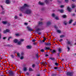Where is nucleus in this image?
Returning a JSON list of instances; mask_svg holds the SVG:
<instances>
[{
    "label": "nucleus",
    "mask_w": 76,
    "mask_h": 76,
    "mask_svg": "<svg viewBox=\"0 0 76 76\" xmlns=\"http://www.w3.org/2000/svg\"><path fill=\"white\" fill-rule=\"evenodd\" d=\"M22 12L24 13L27 14V15H31V14H32V10L30 9H26Z\"/></svg>",
    "instance_id": "obj_1"
},
{
    "label": "nucleus",
    "mask_w": 76,
    "mask_h": 76,
    "mask_svg": "<svg viewBox=\"0 0 76 76\" xmlns=\"http://www.w3.org/2000/svg\"><path fill=\"white\" fill-rule=\"evenodd\" d=\"M26 7H29V5L27 4H25L23 7H20V10L22 12L26 10Z\"/></svg>",
    "instance_id": "obj_2"
},
{
    "label": "nucleus",
    "mask_w": 76,
    "mask_h": 76,
    "mask_svg": "<svg viewBox=\"0 0 76 76\" xmlns=\"http://www.w3.org/2000/svg\"><path fill=\"white\" fill-rule=\"evenodd\" d=\"M1 7L2 8V11L1 12V15H4V13H5V11L6 10L4 9V8H3V6L2 5H0Z\"/></svg>",
    "instance_id": "obj_3"
},
{
    "label": "nucleus",
    "mask_w": 76,
    "mask_h": 76,
    "mask_svg": "<svg viewBox=\"0 0 76 76\" xmlns=\"http://www.w3.org/2000/svg\"><path fill=\"white\" fill-rule=\"evenodd\" d=\"M73 72H67L66 73L67 76H73Z\"/></svg>",
    "instance_id": "obj_4"
},
{
    "label": "nucleus",
    "mask_w": 76,
    "mask_h": 76,
    "mask_svg": "<svg viewBox=\"0 0 76 76\" xmlns=\"http://www.w3.org/2000/svg\"><path fill=\"white\" fill-rule=\"evenodd\" d=\"M52 17H53V18H55V19H59L58 17L57 16L56 17V15H55V14H54V13H53V14H52Z\"/></svg>",
    "instance_id": "obj_5"
},
{
    "label": "nucleus",
    "mask_w": 76,
    "mask_h": 76,
    "mask_svg": "<svg viewBox=\"0 0 76 76\" xmlns=\"http://www.w3.org/2000/svg\"><path fill=\"white\" fill-rule=\"evenodd\" d=\"M51 25V21H48L46 23L47 26H50Z\"/></svg>",
    "instance_id": "obj_6"
},
{
    "label": "nucleus",
    "mask_w": 76,
    "mask_h": 76,
    "mask_svg": "<svg viewBox=\"0 0 76 76\" xmlns=\"http://www.w3.org/2000/svg\"><path fill=\"white\" fill-rule=\"evenodd\" d=\"M7 32H10V30L7 29L6 30H4L3 32V33L6 34V33H7Z\"/></svg>",
    "instance_id": "obj_7"
},
{
    "label": "nucleus",
    "mask_w": 76,
    "mask_h": 76,
    "mask_svg": "<svg viewBox=\"0 0 76 76\" xmlns=\"http://www.w3.org/2000/svg\"><path fill=\"white\" fill-rule=\"evenodd\" d=\"M67 10H68V11H69V12H71L72 10V9L70 8L69 7H67Z\"/></svg>",
    "instance_id": "obj_8"
},
{
    "label": "nucleus",
    "mask_w": 76,
    "mask_h": 76,
    "mask_svg": "<svg viewBox=\"0 0 76 76\" xmlns=\"http://www.w3.org/2000/svg\"><path fill=\"white\" fill-rule=\"evenodd\" d=\"M27 28L29 31H33V29L31 28H30L29 27H27Z\"/></svg>",
    "instance_id": "obj_9"
},
{
    "label": "nucleus",
    "mask_w": 76,
    "mask_h": 76,
    "mask_svg": "<svg viewBox=\"0 0 76 76\" xmlns=\"http://www.w3.org/2000/svg\"><path fill=\"white\" fill-rule=\"evenodd\" d=\"M2 22L4 25H6V24H7L8 22L7 21H3Z\"/></svg>",
    "instance_id": "obj_10"
},
{
    "label": "nucleus",
    "mask_w": 76,
    "mask_h": 76,
    "mask_svg": "<svg viewBox=\"0 0 76 76\" xmlns=\"http://www.w3.org/2000/svg\"><path fill=\"white\" fill-rule=\"evenodd\" d=\"M6 3L8 4H10V0H6Z\"/></svg>",
    "instance_id": "obj_11"
},
{
    "label": "nucleus",
    "mask_w": 76,
    "mask_h": 76,
    "mask_svg": "<svg viewBox=\"0 0 76 76\" xmlns=\"http://www.w3.org/2000/svg\"><path fill=\"white\" fill-rule=\"evenodd\" d=\"M39 4L40 5H41L42 6H43V5H44V3H42L41 2H39Z\"/></svg>",
    "instance_id": "obj_12"
},
{
    "label": "nucleus",
    "mask_w": 76,
    "mask_h": 76,
    "mask_svg": "<svg viewBox=\"0 0 76 76\" xmlns=\"http://www.w3.org/2000/svg\"><path fill=\"white\" fill-rule=\"evenodd\" d=\"M31 46L28 45L26 47L27 49H31Z\"/></svg>",
    "instance_id": "obj_13"
},
{
    "label": "nucleus",
    "mask_w": 76,
    "mask_h": 76,
    "mask_svg": "<svg viewBox=\"0 0 76 76\" xmlns=\"http://www.w3.org/2000/svg\"><path fill=\"white\" fill-rule=\"evenodd\" d=\"M45 45H47L48 46L49 45V46H51V43H45Z\"/></svg>",
    "instance_id": "obj_14"
},
{
    "label": "nucleus",
    "mask_w": 76,
    "mask_h": 76,
    "mask_svg": "<svg viewBox=\"0 0 76 76\" xmlns=\"http://www.w3.org/2000/svg\"><path fill=\"white\" fill-rule=\"evenodd\" d=\"M45 2L46 3V4H48L50 2V1L49 0H45Z\"/></svg>",
    "instance_id": "obj_15"
},
{
    "label": "nucleus",
    "mask_w": 76,
    "mask_h": 76,
    "mask_svg": "<svg viewBox=\"0 0 76 76\" xmlns=\"http://www.w3.org/2000/svg\"><path fill=\"white\" fill-rule=\"evenodd\" d=\"M6 47H12V45H6Z\"/></svg>",
    "instance_id": "obj_16"
},
{
    "label": "nucleus",
    "mask_w": 76,
    "mask_h": 76,
    "mask_svg": "<svg viewBox=\"0 0 76 76\" xmlns=\"http://www.w3.org/2000/svg\"><path fill=\"white\" fill-rule=\"evenodd\" d=\"M51 52H52V54H54V53H56V50H54L52 51H51Z\"/></svg>",
    "instance_id": "obj_17"
},
{
    "label": "nucleus",
    "mask_w": 76,
    "mask_h": 76,
    "mask_svg": "<svg viewBox=\"0 0 76 76\" xmlns=\"http://www.w3.org/2000/svg\"><path fill=\"white\" fill-rule=\"evenodd\" d=\"M76 7V5L75 4H72V9H74V8H75Z\"/></svg>",
    "instance_id": "obj_18"
},
{
    "label": "nucleus",
    "mask_w": 76,
    "mask_h": 76,
    "mask_svg": "<svg viewBox=\"0 0 76 76\" xmlns=\"http://www.w3.org/2000/svg\"><path fill=\"white\" fill-rule=\"evenodd\" d=\"M62 17L63 18H67V15H64L62 16Z\"/></svg>",
    "instance_id": "obj_19"
},
{
    "label": "nucleus",
    "mask_w": 76,
    "mask_h": 76,
    "mask_svg": "<svg viewBox=\"0 0 76 76\" xmlns=\"http://www.w3.org/2000/svg\"><path fill=\"white\" fill-rule=\"evenodd\" d=\"M14 42H15V43H17L18 42V40L17 39H15L14 40Z\"/></svg>",
    "instance_id": "obj_20"
},
{
    "label": "nucleus",
    "mask_w": 76,
    "mask_h": 76,
    "mask_svg": "<svg viewBox=\"0 0 76 76\" xmlns=\"http://www.w3.org/2000/svg\"><path fill=\"white\" fill-rule=\"evenodd\" d=\"M73 22V20H71L69 21V24H71Z\"/></svg>",
    "instance_id": "obj_21"
},
{
    "label": "nucleus",
    "mask_w": 76,
    "mask_h": 76,
    "mask_svg": "<svg viewBox=\"0 0 76 76\" xmlns=\"http://www.w3.org/2000/svg\"><path fill=\"white\" fill-rule=\"evenodd\" d=\"M38 24L39 25H42V22L39 21V22Z\"/></svg>",
    "instance_id": "obj_22"
},
{
    "label": "nucleus",
    "mask_w": 76,
    "mask_h": 76,
    "mask_svg": "<svg viewBox=\"0 0 76 76\" xmlns=\"http://www.w3.org/2000/svg\"><path fill=\"white\" fill-rule=\"evenodd\" d=\"M50 50V47H46L45 48V50Z\"/></svg>",
    "instance_id": "obj_23"
},
{
    "label": "nucleus",
    "mask_w": 76,
    "mask_h": 76,
    "mask_svg": "<svg viewBox=\"0 0 76 76\" xmlns=\"http://www.w3.org/2000/svg\"><path fill=\"white\" fill-rule=\"evenodd\" d=\"M50 60H54L55 58H52L51 57H50Z\"/></svg>",
    "instance_id": "obj_24"
},
{
    "label": "nucleus",
    "mask_w": 76,
    "mask_h": 76,
    "mask_svg": "<svg viewBox=\"0 0 76 76\" xmlns=\"http://www.w3.org/2000/svg\"><path fill=\"white\" fill-rule=\"evenodd\" d=\"M35 56L37 58H39V57L38 56V53H37V54H36Z\"/></svg>",
    "instance_id": "obj_25"
},
{
    "label": "nucleus",
    "mask_w": 76,
    "mask_h": 76,
    "mask_svg": "<svg viewBox=\"0 0 76 76\" xmlns=\"http://www.w3.org/2000/svg\"><path fill=\"white\" fill-rule=\"evenodd\" d=\"M37 34H39V35H41V34H42V33L39 31H36Z\"/></svg>",
    "instance_id": "obj_26"
},
{
    "label": "nucleus",
    "mask_w": 76,
    "mask_h": 76,
    "mask_svg": "<svg viewBox=\"0 0 76 76\" xmlns=\"http://www.w3.org/2000/svg\"><path fill=\"white\" fill-rule=\"evenodd\" d=\"M57 32H58V33H59V34H61V31L60 30H57Z\"/></svg>",
    "instance_id": "obj_27"
},
{
    "label": "nucleus",
    "mask_w": 76,
    "mask_h": 76,
    "mask_svg": "<svg viewBox=\"0 0 76 76\" xmlns=\"http://www.w3.org/2000/svg\"><path fill=\"white\" fill-rule=\"evenodd\" d=\"M36 32H38V31H41V29L39 28H38L36 30Z\"/></svg>",
    "instance_id": "obj_28"
},
{
    "label": "nucleus",
    "mask_w": 76,
    "mask_h": 76,
    "mask_svg": "<svg viewBox=\"0 0 76 76\" xmlns=\"http://www.w3.org/2000/svg\"><path fill=\"white\" fill-rule=\"evenodd\" d=\"M64 25H67V22L66 21H64Z\"/></svg>",
    "instance_id": "obj_29"
},
{
    "label": "nucleus",
    "mask_w": 76,
    "mask_h": 76,
    "mask_svg": "<svg viewBox=\"0 0 76 76\" xmlns=\"http://www.w3.org/2000/svg\"><path fill=\"white\" fill-rule=\"evenodd\" d=\"M14 18L15 19H18V17L17 15H15L14 17Z\"/></svg>",
    "instance_id": "obj_30"
},
{
    "label": "nucleus",
    "mask_w": 76,
    "mask_h": 76,
    "mask_svg": "<svg viewBox=\"0 0 76 76\" xmlns=\"http://www.w3.org/2000/svg\"><path fill=\"white\" fill-rule=\"evenodd\" d=\"M29 71H33V69H32L31 68H29Z\"/></svg>",
    "instance_id": "obj_31"
},
{
    "label": "nucleus",
    "mask_w": 76,
    "mask_h": 76,
    "mask_svg": "<svg viewBox=\"0 0 76 76\" xmlns=\"http://www.w3.org/2000/svg\"><path fill=\"white\" fill-rule=\"evenodd\" d=\"M58 51L59 52H61V48H59L58 49Z\"/></svg>",
    "instance_id": "obj_32"
},
{
    "label": "nucleus",
    "mask_w": 76,
    "mask_h": 76,
    "mask_svg": "<svg viewBox=\"0 0 76 76\" xmlns=\"http://www.w3.org/2000/svg\"><path fill=\"white\" fill-rule=\"evenodd\" d=\"M23 70L25 71H26L27 70V69H26V67H24L23 69Z\"/></svg>",
    "instance_id": "obj_33"
},
{
    "label": "nucleus",
    "mask_w": 76,
    "mask_h": 76,
    "mask_svg": "<svg viewBox=\"0 0 76 76\" xmlns=\"http://www.w3.org/2000/svg\"><path fill=\"white\" fill-rule=\"evenodd\" d=\"M60 52L57 53V57H60Z\"/></svg>",
    "instance_id": "obj_34"
},
{
    "label": "nucleus",
    "mask_w": 76,
    "mask_h": 76,
    "mask_svg": "<svg viewBox=\"0 0 76 76\" xmlns=\"http://www.w3.org/2000/svg\"><path fill=\"white\" fill-rule=\"evenodd\" d=\"M59 11L61 13H63V10H59Z\"/></svg>",
    "instance_id": "obj_35"
},
{
    "label": "nucleus",
    "mask_w": 76,
    "mask_h": 76,
    "mask_svg": "<svg viewBox=\"0 0 76 76\" xmlns=\"http://www.w3.org/2000/svg\"><path fill=\"white\" fill-rule=\"evenodd\" d=\"M1 31V30L0 29V31ZM2 36V35H1V33H0V40L1 39V37Z\"/></svg>",
    "instance_id": "obj_36"
},
{
    "label": "nucleus",
    "mask_w": 76,
    "mask_h": 76,
    "mask_svg": "<svg viewBox=\"0 0 76 76\" xmlns=\"http://www.w3.org/2000/svg\"><path fill=\"white\" fill-rule=\"evenodd\" d=\"M55 65H56V66H58V64L57 63H56L55 64Z\"/></svg>",
    "instance_id": "obj_37"
},
{
    "label": "nucleus",
    "mask_w": 76,
    "mask_h": 76,
    "mask_svg": "<svg viewBox=\"0 0 76 76\" xmlns=\"http://www.w3.org/2000/svg\"><path fill=\"white\" fill-rule=\"evenodd\" d=\"M41 52H42V53H43L44 52V49H42L40 51Z\"/></svg>",
    "instance_id": "obj_38"
},
{
    "label": "nucleus",
    "mask_w": 76,
    "mask_h": 76,
    "mask_svg": "<svg viewBox=\"0 0 76 76\" xmlns=\"http://www.w3.org/2000/svg\"><path fill=\"white\" fill-rule=\"evenodd\" d=\"M67 44H71V43L70 42V41H68L67 42Z\"/></svg>",
    "instance_id": "obj_39"
},
{
    "label": "nucleus",
    "mask_w": 76,
    "mask_h": 76,
    "mask_svg": "<svg viewBox=\"0 0 76 76\" xmlns=\"http://www.w3.org/2000/svg\"><path fill=\"white\" fill-rule=\"evenodd\" d=\"M64 37V35H62L60 36V38H63Z\"/></svg>",
    "instance_id": "obj_40"
},
{
    "label": "nucleus",
    "mask_w": 76,
    "mask_h": 76,
    "mask_svg": "<svg viewBox=\"0 0 76 76\" xmlns=\"http://www.w3.org/2000/svg\"><path fill=\"white\" fill-rule=\"evenodd\" d=\"M7 24L8 26H10V23H8H8H7Z\"/></svg>",
    "instance_id": "obj_41"
},
{
    "label": "nucleus",
    "mask_w": 76,
    "mask_h": 76,
    "mask_svg": "<svg viewBox=\"0 0 76 76\" xmlns=\"http://www.w3.org/2000/svg\"><path fill=\"white\" fill-rule=\"evenodd\" d=\"M64 1L66 3H68L69 2V0H64Z\"/></svg>",
    "instance_id": "obj_42"
},
{
    "label": "nucleus",
    "mask_w": 76,
    "mask_h": 76,
    "mask_svg": "<svg viewBox=\"0 0 76 76\" xmlns=\"http://www.w3.org/2000/svg\"><path fill=\"white\" fill-rule=\"evenodd\" d=\"M21 60H23V58H24L23 57V56H21L20 58Z\"/></svg>",
    "instance_id": "obj_43"
},
{
    "label": "nucleus",
    "mask_w": 76,
    "mask_h": 76,
    "mask_svg": "<svg viewBox=\"0 0 76 76\" xmlns=\"http://www.w3.org/2000/svg\"><path fill=\"white\" fill-rule=\"evenodd\" d=\"M18 45H20L21 44V42H18Z\"/></svg>",
    "instance_id": "obj_44"
},
{
    "label": "nucleus",
    "mask_w": 76,
    "mask_h": 76,
    "mask_svg": "<svg viewBox=\"0 0 76 76\" xmlns=\"http://www.w3.org/2000/svg\"><path fill=\"white\" fill-rule=\"evenodd\" d=\"M17 56H18V57H20V55L19 54V53H17Z\"/></svg>",
    "instance_id": "obj_45"
},
{
    "label": "nucleus",
    "mask_w": 76,
    "mask_h": 76,
    "mask_svg": "<svg viewBox=\"0 0 76 76\" xmlns=\"http://www.w3.org/2000/svg\"><path fill=\"white\" fill-rule=\"evenodd\" d=\"M11 56L12 58H14V56H13V55H12Z\"/></svg>",
    "instance_id": "obj_46"
},
{
    "label": "nucleus",
    "mask_w": 76,
    "mask_h": 76,
    "mask_svg": "<svg viewBox=\"0 0 76 76\" xmlns=\"http://www.w3.org/2000/svg\"><path fill=\"white\" fill-rule=\"evenodd\" d=\"M26 75H29V73L28 72H27L26 73Z\"/></svg>",
    "instance_id": "obj_47"
},
{
    "label": "nucleus",
    "mask_w": 76,
    "mask_h": 76,
    "mask_svg": "<svg viewBox=\"0 0 76 76\" xmlns=\"http://www.w3.org/2000/svg\"><path fill=\"white\" fill-rule=\"evenodd\" d=\"M35 41H36V40H35V39H33L32 41V42H35Z\"/></svg>",
    "instance_id": "obj_48"
},
{
    "label": "nucleus",
    "mask_w": 76,
    "mask_h": 76,
    "mask_svg": "<svg viewBox=\"0 0 76 76\" xmlns=\"http://www.w3.org/2000/svg\"><path fill=\"white\" fill-rule=\"evenodd\" d=\"M41 64H45V63L44 62V61H43V62H42Z\"/></svg>",
    "instance_id": "obj_49"
},
{
    "label": "nucleus",
    "mask_w": 76,
    "mask_h": 76,
    "mask_svg": "<svg viewBox=\"0 0 76 76\" xmlns=\"http://www.w3.org/2000/svg\"><path fill=\"white\" fill-rule=\"evenodd\" d=\"M56 76V74H52V76Z\"/></svg>",
    "instance_id": "obj_50"
},
{
    "label": "nucleus",
    "mask_w": 76,
    "mask_h": 76,
    "mask_svg": "<svg viewBox=\"0 0 76 76\" xmlns=\"http://www.w3.org/2000/svg\"><path fill=\"white\" fill-rule=\"evenodd\" d=\"M24 41V39H21L20 40V42H23Z\"/></svg>",
    "instance_id": "obj_51"
},
{
    "label": "nucleus",
    "mask_w": 76,
    "mask_h": 76,
    "mask_svg": "<svg viewBox=\"0 0 76 76\" xmlns=\"http://www.w3.org/2000/svg\"><path fill=\"white\" fill-rule=\"evenodd\" d=\"M75 15H76V14H72V16H75Z\"/></svg>",
    "instance_id": "obj_52"
},
{
    "label": "nucleus",
    "mask_w": 76,
    "mask_h": 76,
    "mask_svg": "<svg viewBox=\"0 0 76 76\" xmlns=\"http://www.w3.org/2000/svg\"><path fill=\"white\" fill-rule=\"evenodd\" d=\"M32 66L34 68V67H35V64H33L32 65Z\"/></svg>",
    "instance_id": "obj_53"
},
{
    "label": "nucleus",
    "mask_w": 76,
    "mask_h": 76,
    "mask_svg": "<svg viewBox=\"0 0 76 76\" xmlns=\"http://www.w3.org/2000/svg\"><path fill=\"white\" fill-rule=\"evenodd\" d=\"M12 38V37H9L8 39V41H9V40H10V38Z\"/></svg>",
    "instance_id": "obj_54"
},
{
    "label": "nucleus",
    "mask_w": 76,
    "mask_h": 76,
    "mask_svg": "<svg viewBox=\"0 0 76 76\" xmlns=\"http://www.w3.org/2000/svg\"><path fill=\"white\" fill-rule=\"evenodd\" d=\"M21 56H24V53H21Z\"/></svg>",
    "instance_id": "obj_55"
},
{
    "label": "nucleus",
    "mask_w": 76,
    "mask_h": 76,
    "mask_svg": "<svg viewBox=\"0 0 76 76\" xmlns=\"http://www.w3.org/2000/svg\"><path fill=\"white\" fill-rule=\"evenodd\" d=\"M59 41H60V42H61V41H63V39H61L60 40H59Z\"/></svg>",
    "instance_id": "obj_56"
},
{
    "label": "nucleus",
    "mask_w": 76,
    "mask_h": 76,
    "mask_svg": "<svg viewBox=\"0 0 76 76\" xmlns=\"http://www.w3.org/2000/svg\"><path fill=\"white\" fill-rule=\"evenodd\" d=\"M68 51H69V50H70V48H69V47H67Z\"/></svg>",
    "instance_id": "obj_57"
},
{
    "label": "nucleus",
    "mask_w": 76,
    "mask_h": 76,
    "mask_svg": "<svg viewBox=\"0 0 76 76\" xmlns=\"http://www.w3.org/2000/svg\"><path fill=\"white\" fill-rule=\"evenodd\" d=\"M43 38H44V40L45 41V40H46V38H45V37H43Z\"/></svg>",
    "instance_id": "obj_58"
},
{
    "label": "nucleus",
    "mask_w": 76,
    "mask_h": 76,
    "mask_svg": "<svg viewBox=\"0 0 76 76\" xmlns=\"http://www.w3.org/2000/svg\"><path fill=\"white\" fill-rule=\"evenodd\" d=\"M19 15L20 16H22V14L21 13Z\"/></svg>",
    "instance_id": "obj_59"
},
{
    "label": "nucleus",
    "mask_w": 76,
    "mask_h": 76,
    "mask_svg": "<svg viewBox=\"0 0 76 76\" xmlns=\"http://www.w3.org/2000/svg\"><path fill=\"white\" fill-rule=\"evenodd\" d=\"M15 35H16V36H19V34L18 33L15 34Z\"/></svg>",
    "instance_id": "obj_60"
},
{
    "label": "nucleus",
    "mask_w": 76,
    "mask_h": 76,
    "mask_svg": "<svg viewBox=\"0 0 76 76\" xmlns=\"http://www.w3.org/2000/svg\"><path fill=\"white\" fill-rule=\"evenodd\" d=\"M54 69H58V68L57 67H54Z\"/></svg>",
    "instance_id": "obj_61"
},
{
    "label": "nucleus",
    "mask_w": 76,
    "mask_h": 76,
    "mask_svg": "<svg viewBox=\"0 0 76 76\" xmlns=\"http://www.w3.org/2000/svg\"><path fill=\"white\" fill-rule=\"evenodd\" d=\"M76 23H73V25L74 26H75V25H76Z\"/></svg>",
    "instance_id": "obj_62"
},
{
    "label": "nucleus",
    "mask_w": 76,
    "mask_h": 76,
    "mask_svg": "<svg viewBox=\"0 0 76 76\" xmlns=\"http://www.w3.org/2000/svg\"><path fill=\"white\" fill-rule=\"evenodd\" d=\"M25 25H28V23H24Z\"/></svg>",
    "instance_id": "obj_63"
},
{
    "label": "nucleus",
    "mask_w": 76,
    "mask_h": 76,
    "mask_svg": "<svg viewBox=\"0 0 76 76\" xmlns=\"http://www.w3.org/2000/svg\"><path fill=\"white\" fill-rule=\"evenodd\" d=\"M6 39V37H4L3 38V39Z\"/></svg>",
    "instance_id": "obj_64"
}]
</instances>
